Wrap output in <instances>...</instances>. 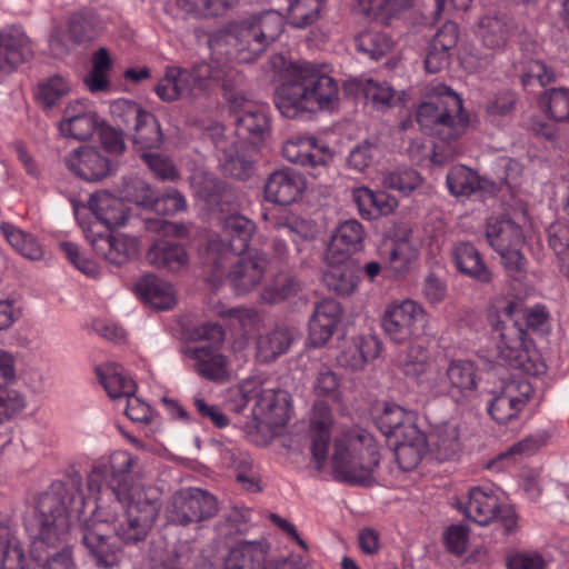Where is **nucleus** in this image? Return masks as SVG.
Wrapping results in <instances>:
<instances>
[{
  "instance_id": "1",
  "label": "nucleus",
  "mask_w": 569,
  "mask_h": 569,
  "mask_svg": "<svg viewBox=\"0 0 569 569\" xmlns=\"http://www.w3.org/2000/svg\"><path fill=\"white\" fill-rule=\"evenodd\" d=\"M86 507L79 478H72L68 483H53L24 520L31 556L41 560L42 552L63 542L71 526L78 522L82 543L94 566L99 569L120 567L124 557L122 543L108 535L109 523L118 520L117 508L98 505L87 515Z\"/></svg>"
},
{
  "instance_id": "2",
  "label": "nucleus",
  "mask_w": 569,
  "mask_h": 569,
  "mask_svg": "<svg viewBox=\"0 0 569 569\" xmlns=\"http://www.w3.org/2000/svg\"><path fill=\"white\" fill-rule=\"evenodd\" d=\"M274 104L279 112L289 119L319 111H332L339 104V87L332 77L311 62L288 61L280 70Z\"/></svg>"
},
{
  "instance_id": "3",
  "label": "nucleus",
  "mask_w": 569,
  "mask_h": 569,
  "mask_svg": "<svg viewBox=\"0 0 569 569\" xmlns=\"http://www.w3.org/2000/svg\"><path fill=\"white\" fill-rule=\"evenodd\" d=\"M283 26V17L274 10L249 16L212 33L208 39L210 52L218 60L252 62L280 37Z\"/></svg>"
},
{
  "instance_id": "4",
  "label": "nucleus",
  "mask_w": 569,
  "mask_h": 569,
  "mask_svg": "<svg viewBox=\"0 0 569 569\" xmlns=\"http://www.w3.org/2000/svg\"><path fill=\"white\" fill-rule=\"evenodd\" d=\"M380 455L373 436L355 427L341 431L333 441L331 458L335 478L349 485L371 487Z\"/></svg>"
},
{
  "instance_id": "5",
  "label": "nucleus",
  "mask_w": 569,
  "mask_h": 569,
  "mask_svg": "<svg viewBox=\"0 0 569 569\" xmlns=\"http://www.w3.org/2000/svg\"><path fill=\"white\" fill-rule=\"evenodd\" d=\"M113 499L121 507L118 520L109 523L122 545H138L147 539L160 511L159 500L140 485L114 478L110 482ZM117 512H119L117 510Z\"/></svg>"
},
{
  "instance_id": "6",
  "label": "nucleus",
  "mask_w": 569,
  "mask_h": 569,
  "mask_svg": "<svg viewBox=\"0 0 569 569\" xmlns=\"http://www.w3.org/2000/svg\"><path fill=\"white\" fill-rule=\"evenodd\" d=\"M416 120L426 134L446 144L459 140L469 127L461 98L441 84L433 87L418 106Z\"/></svg>"
},
{
  "instance_id": "7",
  "label": "nucleus",
  "mask_w": 569,
  "mask_h": 569,
  "mask_svg": "<svg viewBox=\"0 0 569 569\" xmlns=\"http://www.w3.org/2000/svg\"><path fill=\"white\" fill-rule=\"evenodd\" d=\"M218 511V500L211 492L188 487L170 496L164 507V519L169 525L188 527L212 519Z\"/></svg>"
},
{
  "instance_id": "8",
  "label": "nucleus",
  "mask_w": 569,
  "mask_h": 569,
  "mask_svg": "<svg viewBox=\"0 0 569 569\" xmlns=\"http://www.w3.org/2000/svg\"><path fill=\"white\" fill-rule=\"evenodd\" d=\"M254 230L253 221L244 216L224 218L220 238L211 240L208 246V260H213V281H221L228 257L239 256L248 249Z\"/></svg>"
},
{
  "instance_id": "9",
  "label": "nucleus",
  "mask_w": 569,
  "mask_h": 569,
  "mask_svg": "<svg viewBox=\"0 0 569 569\" xmlns=\"http://www.w3.org/2000/svg\"><path fill=\"white\" fill-rule=\"evenodd\" d=\"M426 388L435 396H448L457 403L468 402L477 391V373L473 365L452 360L445 371H438L426 381Z\"/></svg>"
},
{
  "instance_id": "10",
  "label": "nucleus",
  "mask_w": 569,
  "mask_h": 569,
  "mask_svg": "<svg viewBox=\"0 0 569 569\" xmlns=\"http://www.w3.org/2000/svg\"><path fill=\"white\" fill-rule=\"evenodd\" d=\"M428 317L423 307L415 300H403L387 307L382 328L396 343H405L423 333Z\"/></svg>"
},
{
  "instance_id": "11",
  "label": "nucleus",
  "mask_w": 569,
  "mask_h": 569,
  "mask_svg": "<svg viewBox=\"0 0 569 569\" xmlns=\"http://www.w3.org/2000/svg\"><path fill=\"white\" fill-rule=\"evenodd\" d=\"M236 257H228L220 282L213 281V260H208L211 264L208 280L216 287L227 281L236 293L244 295L254 289L263 279L268 258L262 252L234 259Z\"/></svg>"
},
{
  "instance_id": "12",
  "label": "nucleus",
  "mask_w": 569,
  "mask_h": 569,
  "mask_svg": "<svg viewBox=\"0 0 569 569\" xmlns=\"http://www.w3.org/2000/svg\"><path fill=\"white\" fill-rule=\"evenodd\" d=\"M533 395V387L522 377L502 380L498 389L492 391L488 403V413L501 425L518 418Z\"/></svg>"
},
{
  "instance_id": "13",
  "label": "nucleus",
  "mask_w": 569,
  "mask_h": 569,
  "mask_svg": "<svg viewBox=\"0 0 569 569\" xmlns=\"http://www.w3.org/2000/svg\"><path fill=\"white\" fill-rule=\"evenodd\" d=\"M84 234L93 251L112 264H124L138 252L136 239L127 234L110 231L102 232L98 230L97 224L88 227Z\"/></svg>"
},
{
  "instance_id": "14",
  "label": "nucleus",
  "mask_w": 569,
  "mask_h": 569,
  "mask_svg": "<svg viewBox=\"0 0 569 569\" xmlns=\"http://www.w3.org/2000/svg\"><path fill=\"white\" fill-rule=\"evenodd\" d=\"M517 305L508 302L502 311H490L488 322L491 328L499 333L498 348L506 359H517L520 352L525 350L527 332L513 319V312Z\"/></svg>"
},
{
  "instance_id": "15",
  "label": "nucleus",
  "mask_w": 569,
  "mask_h": 569,
  "mask_svg": "<svg viewBox=\"0 0 569 569\" xmlns=\"http://www.w3.org/2000/svg\"><path fill=\"white\" fill-rule=\"evenodd\" d=\"M236 59H216L214 54L210 52L209 67H212L213 71L211 76V83L213 81H220L224 97L230 103L232 110L242 108L249 102L247 96V84L243 74L237 71L231 64Z\"/></svg>"
},
{
  "instance_id": "16",
  "label": "nucleus",
  "mask_w": 569,
  "mask_h": 569,
  "mask_svg": "<svg viewBox=\"0 0 569 569\" xmlns=\"http://www.w3.org/2000/svg\"><path fill=\"white\" fill-rule=\"evenodd\" d=\"M64 163L69 170L87 181H99L111 172V163L99 149L81 146L71 151Z\"/></svg>"
},
{
  "instance_id": "17",
  "label": "nucleus",
  "mask_w": 569,
  "mask_h": 569,
  "mask_svg": "<svg viewBox=\"0 0 569 569\" xmlns=\"http://www.w3.org/2000/svg\"><path fill=\"white\" fill-rule=\"evenodd\" d=\"M137 465V458L126 451H118L111 456L109 466L99 465L91 469L87 480L88 489L91 492H100L106 487L113 497L111 480L118 478L131 483L129 475L134 471Z\"/></svg>"
},
{
  "instance_id": "18",
  "label": "nucleus",
  "mask_w": 569,
  "mask_h": 569,
  "mask_svg": "<svg viewBox=\"0 0 569 569\" xmlns=\"http://www.w3.org/2000/svg\"><path fill=\"white\" fill-rule=\"evenodd\" d=\"M341 316V306L335 299H323L316 303L309 320V345L316 348L325 346L332 337Z\"/></svg>"
},
{
  "instance_id": "19",
  "label": "nucleus",
  "mask_w": 569,
  "mask_h": 569,
  "mask_svg": "<svg viewBox=\"0 0 569 569\" xmlns=\"http://www.w3.org/2000/svg\"><path fill=\"white\" fill-rule=\"evenodd\" d=\"M254 400L253 412L272 426H282L289 419L288 393L282 390L259 389L248 397Z\"/></svg>"
},
{
  "instance_id": "20",
  "label": "nucleus",
  "mask_w": 569,
  "mask_h": 569,
  "mask_svg": "<svg viewBox=\"0 0 569 569\" xmlns=\"http://www.w3.org/2000/svg\"><path fill=\"white\" fill-rule=\"evenodd\" d=\"M29 38L19 28H10L0 34V70L10 73L32 57Z\"/></svg>"
},
{
  "instance_id": "21",
  "label": "nucleus",
  "mask_w": 569,
  "mask_h": 569,
  "mask_svg": "<svg viewBox=\"0 0 569 569\" xmlns=\"http://www.w3.org/2000/svg\"><path fill=\"white\" fill-rule=\"evenodd\" d=\"M169 71L179 99H196L207 92L211 86L212 72H214L206 61L194 64L191 70L172 68Z\"/></svg>"
},
{
  "instance_id": "22",
  "label": "nucleus",
  "mask_w": 569,
  "mask_h": 569,
  "mask_svg": "<svg viewBox=\"0 0 569 569\" xmlns=\"http://www.w3.org/2000/svg\"><path fill=\"white\" fill-rule=\"evenodd\" d=\"M333 417L330 407L317 401L310 413L311 451L319 467L326 461Z\"/></svg>"
},
{
  "instance_id": "23",
  "label": "nucleus",
  "mask_w": 569,
  "mask_h": 569,
  "mask_svg": "<svg viewBox=\"0 0 569 569\" xmlns=\"http://www.w3.org/2000/svg\"><path fill=\"white\" fill-rule=\"evenodd\" d=\"M13 377V360L9 353L0 350V423L11 419L27 406L26 397L20 391L6 387Z\"/></svg>"
},
{
  "instance_id": "24",
  "label": "nucleus",
  "mask_w": 569,
  "mask_h": 569,
  "mask_svg": "<svg viewBox=\"0 0 569 569\" xmlns=\"http://www.w3.org/2000/svg\"><path fill=\"white\" fill-rule=\"evenodd\" d=\"M302 181L299 174L289 169L272 172L264 183L267 201L287 206L297 200L301 192Z\"/></svg>"
},
{
  "instance_id": "25",
  "label": "nucleus",
  "mask_w": 569,
  "mask_h": 569,
  "mask_svg": "<svg viewBox=\"0 0 569 569\" xmlns=\"http://www.w3.org/2000/svg\"><path fill=\"white\" fill-rule=\"evenodd\" d=\"M219 166L224 176L239 180L247 179L252 170V162L238 151L236 141L218 133L214 139Z\"/></svg>"
},
{
  "instance_id": "26",
  "label": "nucleus",
  "mask_w": 569,
  "mask_h": 569,
  "mask_svg": "<svg viewBox=\"0 0 569 569\" xmlns=\"http://www.w3.org/2000/svg\"><path fill=\"white\" fill-rule=\"evenodd\" d=\"M451 254L457 269L463 274L483 284L492 281V272L472 243L458 242Z\"/></svg>"
},
{
  "instance_id": "27",
  "label": "nucleus",
  "mask_w": 569,
  "mask_h": 569,
  "mask_svg": "<svg viewBox=\"0 0 569 569\" xmlns=\"http://www.w3.org/2000/svg\"><path fill=\"white\" fill-rule=\"evenodd\" d=\"M406 431L405 437L396 439L395 455L399 467L403 471H411L426 453L427 438L416 426L407 427Z\"/></svg>"
},
{
  "instance_id": "28",
  "label": "nucleus",
  "mask_w": 569,
  "mask_h": 569,
  "mask_svg": "<svg viewBox=\"0 0 569 569\" xmlns=\"http://www.w3.org/2000/svg\"><path fill=\"white\" fill-rule=\"evenodd\" d=\"M427 446L438 460H451L461 450L460 428L455 422H442L430 431Z\"/></svg>"
},
{
  "instance_id": "29",
  "label": "nucleus",
  "mask_w": 569,
  "mask_h": 569,
  "mask_svg": "<svg viewBox=\"0 0 569 569\" xmlns=\"http://www.w3.org/2000/svg\"><path fill=\"white\" fill-rule=\"evenodd\" d=\"M486 236L495 251L522 247L523 234L519 224L507 216L491 217L488 220Z\"/></svg>"
},
{
  "instance_id": "30",
  "label": "nucleus",
  "mask_w": 569,
  "mask_h": 569,
  "mask_svg": "<svg viewBox=\"0 0 569 569\" xmlns=\"http://www.w3.org/2000/svg\"><path fill=\"white\" fill-rule=\"evenodd\" d=\"M189 357L194 361V371L202 378L222 382L228 378L227 358L212 347H199L189 350Z\"/></svg>"
},
{
  "instance_id": "31",
  "label": "nucleus",
  "mask_w": 569,
  "mask_h": 569,
  "mask_svg": "<svg viewBox=\"0 0 569 569\" xmlns=\"http://www.w3.org/2000/svg\"><path fill=\"white\" fill-rule=\"evenodd\" d=\"M88 207L98 221L107 228L123 226L127 220L123 201L108 191L91 194Z\"/></svg>"
},
{
  "instance_id": "32",
  "label": "nucleus",
  "mask_w": 569,
  "mask_h": 569,
  "mask_svg": "<svg viewBox=\"0 0 569 569\" xmlns=\"http://www.w3.org/2000/svg\"><path fill=\"white\" fill-rule=\"evenodd\" d=\"M266 548L262 543L243 541L230 549L223 569H274L266 566Z\"/></svg>"
},
{
  "instance_id": "33",
  "label": "nucleus",
  "mask_w": 569,
  "mask_h": 569,
  "mask_svg": "<svg viewBox=\"0 0 569 569\" xmlns=\"http://www.w3.org/2000/svg\"><path fill=\"white\" fill-rule=\"evenodd\" d=\"M499 499L491 491L472 488L463 513L480 526H487L498 516Z\"/></svg>"
},
{
  "instance_id": "34",
  "label": "nucleus",
  "mask_w": 569,
  "mask_h": 569,
  "mask_svg": "<svg viewBox=\"0 0 569 569\" xmlns=\"http://www.w3.org/2000/svg\"><path fill=\"white\" fill-rule=\"evenodd\" d=\"M136 288L141 298L156 310H167L176 303L172 287L153 274L143 276Z\"/></svg>"
},
{
  "instance_id": "35",
  "label": "nucleus",
  "mask_w": 569,
  "mask_h": 569,
  "mask_svg": "<svg viewBox=\"0 0 569 569\" xmlns=\"http://www.w3.org/2000/svg\"><path fill=\"white\" fill-rule=\"evenodd\" d=\"M147 259L153 267L172 272L180 271L188 264L183 247L166 240L156 241L148 250Z\"/></svg>"
},
{
  "instance_id": "36",
  "label": "nucleus",
  "mask_w": 569,
  "mask_h": 569,
  "mask_svg": "<svg viewBox=\"0 0 569 569\" xmlns=\"http://www.w3.org/2000/svg\"><path fill=\"white\" fill-rule=\"evenodd\" d=\"M282 156L292 163L315 168L327 161V154L311 138H295L287 140L282 146Z\"/></svg>"
},
{
  "instance_id": "37",
  "label": "nucleus",
  "mask_w": 569,
  "mask_h": 569,
  "mask_svg": "<svg viewBox=\"0 0 569 569\" xmlns=\"http://www.w3.org/2000/svg\"><path fill=\"white\" fill-rule=\"evenodd\" d=\"M234 111L238 112L236 118L238 136L248 138L252 142L262 139L269 128V121L263 110L249 101Z\"/></svg>"
},
{
  "instance_id": "38",
  "label": "nucleus",
  "mask_w": 569,
  "mask_h": 569,
  "mask_svg": "<svg viewBox=\"0 0 569 569\" xmlns=\"http://www.w3.org/2000/svg\"><path fill=\"white\" fill-rule=\"evenodd\" d=\"M351 84H355L377 110L395 108L402 101L401 96L386 81L359 79Z\"/></svg>"
},
{
  "instance_id": "39",
  "label": "nucleus",
  "mask_w": 569,
  "mask_h": 569,
  "mask_svg": "<svg viewBox=\"0 0 569 569\" xmlns=\"http://www.w3.org/2000/svg\"><path fill=\"white\" fill-rule=\"evenodd\" d=\"M380 351L381 346L375 337L360 338L340 353L338 362L350 370H361L368 361L375 360Z\"/></svg>"
},
{
  "instance_id": "40",
  "label": "nucleus",
  "mask_w": 569,
  "mask_h": 569,
  "mask_svg": "<svg viewBox=\"0 0 569 569\" xmlns=\"http://www.w3.org/2000/svg\"><path fill=\"white\" fill-rule=\"evenodd\" d=\"M447 187L455 197H470L476 191L486 190L488 181L481 179L477 172L462 164H457L447 173Z\"/></svg>"
},
{
  "instance_id": "41",
  "label": "nucleus",
  "mask_w": 569,
  "mask_h": 569,
  "mask_svg": "<svg viewBox=\"0 0 569 569\" xmlns=\"http://www.w3.org/2000/svg\"><path fill=\"white\" fill-rule=\"evenodd\" d=\"M322 281L328 290L347 297L356 291L359 279L355 264H340L327 267L322 273Z\"/></svg>"
},
{
  "instance_id": "42",
  "label": "nucleus",
  "mask_w": 569,
  "mask_h": 569,
  "mask_svg": "<svg viewBox=\"0 0 569 569\" xmlns=\"http://www.w3.org/2000/svg\"><path fill=\"white\" fill-rule=\"evenodd\" d=\"M291 336L284 328H277L257 340V357L262 362H270L287 352Z\"/></svg>"
},
{
  "instance_id": "43",
  "label": "nucleus",
  "mask_w": 569,
  "mask_h": 569,
  "mask_svg": "<svg viewBox=\"0 0 569 569\" xmlns=\"http://www.w3.org/2000/svg\"><path fill=\"white\" fill-rule=\"evenodd\" d=\"M378 425L383 435L400 439L407 433V427L415 426L413 415L397 405L386 406L378 418Z\"/></svg>"
},
{
  "instance_id": "44",
  "label": "nucleus",
  "mask_w": 569,
  "mask_h": 569,
  "mask_svg": "<svg viewBox=\"0 0 569 569\" xmlns=\"http://www.w3.org/2000/svg\"><path fill=\"white\" fill-rule=\"evenodd\" d=\"M0 230L10 246L24 258L30 260H39L42 258V247L32 234L8 222H3L0 226Z\"/></svg>"
},
{
  "instance_id": "45",
  "label": "nucleus",
  "mask_w": 569,
  "mask_h": 569,
  "mask_svg": "<svg viewBox=\"0 0 569 569\" xmlns=\"http://www.w3.org/2000/svg\"><path fill=\"white\" fill-rule=\"evenodd\" d=\"M99 379L111 399L127 398L134 395L136 383L127 377L118 365H111L106 372L98 371Z\"/></svg>"
},
{
  "instance_id": "46",
  "label": "nucleus",
  "mask_w": 569,
  "mask_h": 569,
  "mask_svg": "<svg viewBox=\"0 0 569 569\" xmlns=\"http://www.w3.org/2000/svg\"><path fill=\"white\" fill-rule=\"evenodd\" d=\"M133 143L142 151L157 149L162 144L163 138L158 119L147 111L141 120L133 127Z\"/></svg>"
},
{
  "instance_id": "47",
  "label": "nucleus",
  "mask_w": 569,
  "mask_h": 569,
  "mask_svg": "<svg viewBox=\"0 0 569 569\" xmlns=\"http://www.w3.org/2000/svg\"><path fill=\"white\" fill-rule=\"evenodd\" d=\"M326 0H293L288 10L289 23L298 29L318 21L325 10Z\"/></svg>"
},
{
  "instance_id": "48",
  "label": "nucleus",
  "mask_w": 569,
  "mask_h": 569,
  "mask_svg": "<svg viewBox=\"0 0 569 569\" xmlns=\"http://www.w3.org/2000/svg\"><path fill=\"white\" fill-rule=\"evenodd\" d=\"M417 256L416 247L409 241L408 236L405 234L393 242L389 252L388 267L397 277H402L409 271Z\"/></svg>"
},
{
  "instance_id": "49",
  "label": "nucleus",
  "mask_w": 569,
  "mask_h": 569,
  "mask_svg": "<svg viewBox=\"0 0 569 569\" xmlns=\"http://www.w3.org/2000/svg\"><path fill=\"white\" fill-rule=\"evenodd\" d=\"M510 26L505 18L486 17L479 26V36L486 47L499 49L507 42Z\"/></svg>"
},
{
  "instance_id": "50",
  "label": "nucleus",
  "mask_w": 569,
  "mask_h": 569,
  "mask_svg": "<svg viewBox=\"0 0 569 569\" xmlns=\"http://www.w3.org/2000/svg\"><path fill=\"white\" fill-rule=\"evenodd\" d=\"M391 40L379 31H363L355 38V47L358 52L368 56L372 60H379L391 49Z\"/></svg>"
},
{
  "instance_id": "51",
  "label": "nucleus",
  "mask_w": 569,
  "mask_h": 569,
  "mask_svg": "<svg viewBox=\"0 0 569 569\" xmlns=\"http://www.w3.org/2000/svg\"><path fill=\"white\" fill-rule=\"evenodd\" d=\"M539 103L555 121H569V89L552 88L541 96Z\"/></svg>"
},
{
  "instance_id": "52",
  "label": "nucleus",
  "mask_w": 569,
  "mask_h": 569,
  "mask_svg": "<svg viewBox=\"0 0 569 569\" xmlns=\"http://www.w3.org/2000/svg\"><path fill=\"white\" fill-rule=\"evenodd\" d=\"M300 290V281L293 276L284 274L264 287L260 298L263 302L273 305L296 296Z\"/></svg>"
},
{
  "instance_id": "53",
  "label": "nucleus",
  "mask_w": 569,
  "mask_h": 569,
  "mask_svg": "<svg viewBox=\"0 0 569 569\" xmlns=\"http://www.w3.org/2000/svg\"><path fill=\"white\" fill-rule=\"evenodd\" d=\"M420 174L412 169H402L382 173L381 184L385 188L408 194L420 187Z\"/></svg>"
},
{
  "instance_id": "54",
  "label": "nucleus",
  "mask_w": 569,
  "mask_h": 569,
  "mask_svg": "<svg viewBox=\"0 0 569 569\" xmlns=\"http://www.w3.org/2000/svg\"><path fill=\"white\" fill-rule=\"evenodd\" d=\"M111 67V59L106 48L98 49L92 56V70L86 83L92 92L102 91L108 87L107 72Z\"/></svg>"
},
{
  "instance_id": "55",
  "label": "nucleus",
  "mask_w": 569,
  "mask_h": 569,
  "mask_svg": "<svg viewBox=\"0 0 569 569\" xmlns=\"http://www.w3.org/2000/svg\"><path fill=\"white\" fill-rule=\"evenodd\" d=\"M429 367V355L426 348L420 345H412L408 349L405 359L401 361L402 372L410 378L419 380L427 372Z\"/></svg>"
},
{
  "instance_id": "56",
  "label": "nucleus",
  "mask_w": 569,
  "mask_h": 569,
  "mask_svg": "<svg viewBox=\"0 0 569 569\" xmlns=\"http://www.w3.org/2000/svg\"><path fill=\"white\" fill-rule=\"evenodd\" d=\"M548 244L566 264H569V226L563 221H556L547 229Z\"/></svg>"
},
{
  "instance_id": "57",
  "label": "nucleus",
  "mask_w": 569,
  "mask_h": 569,
  "mask_svg": "<svg viewBox=\"0 0 569 569\" xmlns=\"http://www.w3.org/2000/svg\"><path fill=\"white\" fill-rule=\"evenodd\" d=\"M521 83L523 87L538 83L545 87L556 80L555 71L540 60H529L523 64L521 71Z\"/></svg>"
},
{
  "instance_id": "58",
  "label": "nucleus",
  "mask_w": 569,
  "mask_h": 569,
  "mask_svg": "<svg viewBox=\"0 0 569 569\" xmlns=\"http://www.w3.org/2000/svg\"><path fill=\"white\" fill-rule=\"evenodd\" d=\"M179 6L196 16H219L233 7L238 0H178Z\"/></svg>"
},
{
  "instance_id": "59",
  "label": "nucleus",
  "mask_w": 569,
  "mask_h": 569,
  "mask_svg": "<svg viewBox=\"0 0 569 569\" xmlns=\"http://www.w3.org/2000/svg\"><path fill=\"white\" fill-rule=\"evenodd\" d=\"M69 92V83L60 76H54L39 86L37 98L44 108L53 107Z\"/></svg>"
},
{
  "instance_id": "60",
  "label": "nucleus",
  "mask_w": 569,
  "mask_h": 569,
  "mask_svg": "<svg viewBox=\"0 0 569 569\" xmlns=\"http://www.w3.org/2000/svg\"><path fill=\"white\" fill-rule=\"evenodd\" d=\"M112 117L118 120V124L134 127L142 116L147 113L139 104L127 99H119L110 106Z\"/></svg>"
},
{
  "instance_id": "61",
  "label": "nucleus",
  "mask_w": 569,
  "mask_h": 569,
  "mask_svg": "<svg viewBox=\"0 0 569 569\" xmlns=\"http://www.w3.org/2000/svg\"><path fill=\"white\" fill-rule=\"evenodd\" d=\"M339 387V378L332 370L322 368L318 371L313 382V390L317 396L340 401L341 393Z\"/></svg>"
},
{
  "instance_id": "62",
  "label": "nucleus",
  "mask_w": 569,
  "mask_h": 569,
  "mask_svg": "<svg viewBox=\"0 0 569 569\" xmlns=\"http://www.w3.org/2000/svg\"><path fill=\"white\" fill-rule=\"evenodd\" d=\"M141 157L153 174L160 180L173 181L179 178L176 166L168 157L156 152H142Z\"/></svg>"
},
{
  "instance_id": "63",
  "label": "nucleus",
  "mask_w": 569,
  "mask_h": 569,
  "mask_svg": "<svg viewBox=\"0 0 569 569\" xmlns=\"http://www.w3.org/2000/svg\"><path fill=\"white\" fill-rule=\"evenodd\" d=\"M97 127L96 114H82L71 122H61L60 130L64 136L77 140H87L92 137Z\"/></svg>"
},
{
  "instance_id": "64",
  "label": "nucleus",
  "mask_w": 569,
  "mask_h": 569,
  "mask_svg": "<svg viewBox=\"0 0 569 569\" xmlns=\"http://www.w3.org/2000/svg\"><path fill=\"white\" fill-rule=\"evenodd\" d=\"M365 234L362 224L358 220L350 219L340 223L333 237L338 242L358 251L362 247Z\"/></svg>"
}]
</instances>
